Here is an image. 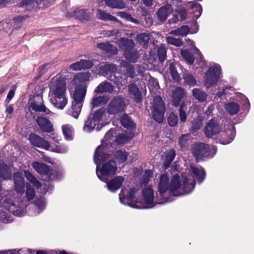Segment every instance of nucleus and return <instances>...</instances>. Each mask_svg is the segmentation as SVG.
<instances>
[{
	"label": "nucleus",
	"instance_id": "nucleus-1",
	"mask_svg": "<svg viewBox=\"0 0 254 254\" xmlns=\"http://www.w3.org/2000/svg\"><path fill=\"white\" fill-rule=\"evenodd\" d=\"M195 180L193 177L186 173L181 174H175L173 176L170 184L168 176L164 174L160 178L158 184L159 194H157L156 199L158 203H163L168 201L165 197L167 190L173 195L179 196L190 193L194 188Z\"/></svg>",
	"mask_w": 254,
	"mask_h": 254
},
{
	"label": "nucleus",
	"instance_id": "nucleus-2",
	"mask_svg": "<svg viewBox=\"0 0 254 254\" xmlns=\"http://www.w3.org/2000/svg\"><path fill=\"white\" fill-rule=\"evenodd\" d=\"M137 192L138 190L136 188L131 189L128 186L123 188L119 194L121 203L138 209L150 208L155 205L153 190L151 187L148 186L142 190V199L140 200L135 199Z\"/></svg>",
	"mask_w": 254,
	"mask_h": 254
},
{
	"label": "nucleus",
	"instance_id": "nucleus-3",
	"mask_svg": "<svg viewBox=\"0 0 254 254\" xmlns=\"http://www.w3.org/2000/svg\"><path fill=\"white\" fill-rule=\"evenodd\" d=\"M0 197V206L2 207L0 209V220L3 223H9L13 220L7 210L17 216H23L25 214V207L28 205L26 201L20 204L17 201L12 199L10 192H7Z\"/></svg>",
	"mask_w": 254,
	"mask_h": 254
},
{
	"label": "nucleus",
	"instance_id": "nucleus-4",
	"mask_svg": "<svg viewBox=\"0 0 254 254\" xmlns=\"http://www.w3.org/2000/svg\"><path fill=\"white\" fill-rule=\"evenodd\" d=\"M109 158V155L105 153L103 145L97 147L96 149L94 161L96 164V174L98 178L102 182H106L109 178L112 177L116 173L118 168L116 162L111 160L104 163L101 167L99 165Z\"/></svg>",
	"mask_w": 254,
	"mask_h": 254
},
{
	"label": "nucleus",
	"instance_id": "nucleus-5",
	"mask_svg": "<svg viewBox=\"0 0 254 254\" xmlns=\"http://www.w3.org/2000/svg\"><path fill=\"white\" fill-rule=\"evenodd\" d=\"M107 120L108 119L105 111L100 109L89 117L85 122L83 130L86 132H90L95 129L99 130L103 126L107 124L105 123Z\"/></svg>",
	"mask_w": 254,
	"mask_h": 254
},
{
	"label": "nucleus",
	"instance_id": "nucleus-6",
	"mask_svg": "<svg viewBox=\"0 0 254 254\" xmlns=\"http://www.w3.org/2000/svg\"><path fill=\"white\" fill-rule=\"evenodd\" d=\"M29 140L33 146L51 151L63 153L67 151V147L64 145H53L44 138L41 137L35 133L30 134Z\"/></svg>",
	"mask_w": 254,
	"mask_h": 254
},
{
	"label": "nucleus",
	"instance_id": "nucleus-7",
	"mask_svg": "<svg viewBox=\"0 0 254 254\" xmlns=\"http://www.w3.org/2000/svg\"><path fill=\"white\" fill-rule=\"evenodd\" d=\"M151 111L153 118L160 123L163 120L165 112L164 103L161 96H152Z\"/></svg>",
	"mask_w": 254,
	"mask_h": 254
},
{
	"label": "nucleus",
	"instance_id": "nucleus-8",
	"mask_svg": "<svg viewBox=\"0 0 254 254\" xmlns=\"http://www.w3.org/2000/svg\"><path fill=\"white\" fill-rule=\"evenodd\" d=\"M116 42L125 50L124 55L127 60L132 63L137 61L139 56L136 50L133 48L134 42L132 40L121 38Z\"/></svg>",
	"mask_w": 254,
	"mask_h": 254
},
{
	"label": "nucleus",
	"instance_id": "nucleus-9",
	"mask_svg": "<svg viewBox=\"0 0 254 254\" xmlns=\"http://www.w3.org/2000/svg\"><path fill=\"white\" fill-rule=\"evenodd\" d=\"M192 151L196 160L212 157L216 152V148L202 143L194 144Z\"/></svg>",
	"mask_w": 254,
	"mask_h": 254
},
{
	"label": "nucleus",
	"instance_id": "nucleus-10",
	"mask_svg": "<svg viewBox=\"0 0 254 254\" xmlns=\"http://www.w3.org/2000/svg\"><path fill=\"white\" fill-rule=\"evenodd\" d=\"M221 69L219 64H214L209 67L204 76V85L209 88L216 84L221 78Z\"/></svg>",
	"mask_w": 254,
	"mask_h": 254
},
{
	"label": "nucleus",
	"instance_id": "nucleus-11",
	"mask_svg": "<svg viewBox=\"0 0 254 254\" xmlns=\"http://www.w3.org/2000/svg\"><path fill=\"white\" fill-rule=\"evenodd\" d=\"M89 78L88 72L80 73L76 75L71 82L72 85H77L75 87L73 95H85L86 93V86L84 82Z\"/></svg>",
	"mask_w": 254,
	"mask_h": 254
},
{
	"label": "nucleus",
	"instance_id": "nucleus-12",
	"mask_svg": "<svg viewBox=\"0 0 254 254\" xmlns=\"http://www.w3.org/2000/svg\"><path fill=\"white\" fill-rule=\"evenodd\" d=\"M126 102L121 96H115L110 103L108 112L110 114H115L124 110Z\"/></svg>",
	"mask_w": 254,
	"mask_h": 254
},
{
	"label": "nucleus",
	"instance_id": "nucleus-13",
	"mask_svg": "<svg viewBox=\"0 0 254 254\" xmlns=\"http://www.w3.org/2000/svg\"><path fill=\"white\" fill-rule=\"evenodd\" d=\"M84 96H72L71 111L68 114L75 119L79 117L83 104Z\"/></svg>",
	"mask_w": 254,
	"mask_h": 254
},
{
	"label": "nucleus",
	"instance_id": "nucleus-14",
	"mask_svg": "<svg viewBox=\"0 0 254 254\" xmlns=\"http://www.w3.org/2000/svg\"><path fill=\"white\" fill-rule=\"evenodd\" d=\"M58 77L53 79L50 87V93L53 95H63L65 93V82L64 80H58Z\"/></svg>",
	"mask_w": 254,
	"mask_h": 254
},
{
	"label": "nucleus",
	"instance_id": "nucleus-15",
	"mask_svg": "<svg viewBox=\"0 0 254 254\" xmlns=\"http://www.w3.org/2000/svg\"><path fill=\"white\" fill-rule=\"evenodd\" d=\"M124 181L125 179L123 177L117 176L110 181L108 180L106 182V187L109 191L115 192L121 188Z\"/></svg>",
	"mask_w": 254,
	"mask_h": 254
},
{
	"label": "nucleus",
	"instance_id": "nucleus-16",
	"mask_svg": "<svg viewBox=\"0 0 254 254\" xmlns=\"http://www.w3.org/2000/svg\"><path fill=\"white\" fill-rule=\"evenodd\" d=\"M220 131L219 126L214 120H211L204 128V133L208 137H212Z\"/></svg>",
	"mask_w": 254,
	"mask_h": 254
},
{
	"label": "nucleus",
	"instance_id": "nucleus-17",
	"mask_svg": "<svg viewBox=\"0 0 254 254\" xmlns=\"http://www.w3.org/2000/svg\"><path fill=\"white\" fill-rule=\"evenodd\" d=\"M14 188L17 193L22 194L24 192L25 183L24 180L19 172L14 174Z\"/></svg>",
	"mask_w": 254,
	"mask_h": 254
},
{
	"label": "nucleus",
	"instance_id": "nucleus-18",
	"mask_svg": "<svg viewBox=\"0 0 254 254\" xmlns=\"http://www.w3.org/2000/svg\"><path fill=\"white\" fill-rule=\"evenodd\" d=\"M100 72L104 76L116 71L117 67L115 64L103 63L99 66Z\"/></svg>",
	"mask_w": 254,
	"mask_h": 254
},
{
	"label": "nucleus",
	"instance_id": "nucleus-19",
	"mask_svg": "<svg viewBox=\"0 0 254 254\" xmlns=\"http://www.w3.org/2000/svg\"><path fill=\"white\" fill-rule=\"evenodd\" d=\"M173 12V8L169 4L162 6L157 12V17L160 21H164L168 16Z\"/></svg>",
	"mask_w": 254,
	"mask_h": 254
},
{
	"label": "nucleus",
	"instance_id": "nucleus-20",
	"mask_svg": "<svg viewBox=\"0 0 254 254\" xmlns=\"http://www.w3.org/2000/svg\"><path fill=\"white\" fill-rule=\"evenodd\" d=\"M38 100V101H35L31 104V107L33 110L36 112H44L46 115H53V113L51 112L48 109H47L43 104V101L42 96H40Z\"/></svg>",
	"mask_w": 254,
	"mask_h": 254
},
{
	"label": "nucleus",
	"instance_id": "nucleus-21",
	"mask_svg": "<svg viewBox=\"0 0 254 254\" xmlns=\"http://www.w3.org/2000/svg\"><path fill=\"white\" fill-rule=\"evenodd\" d=\"M114 88L111 83L108 82L101 83L95 90L97 94H112Z\"/></svg>",
	"mask_w": 254,
	"mask_h": 254
},
{
	"label": "nucleus",
	"instance_id": "nucleus-22",
	"mask_svg": "<svg viewBox=\"0 0 254 254\" xmlns=\"http://www.w3.org/2000/svg\"><path fill=\"white\" fill-rule=\"evenodd\" d=\"M50 100L55 107L60 109H63L67 103L65 96H51Z\"/></svg>",
	"mask_w": 254,
	"mask_h": 254
},
{
	"label": "nucleus",
	"instance_id": "nucleus-23",
	"mask_svg": "<svg viewBox=\"0 0 254 254\" xmlns=\"http://www.w3.org/2000/svg\"><path fill=\"white\" fill-rule=\"evenodd\" d=\"M37 123L41 129L45 132H51L53 130V125L47 119L44 117H38Z\"/></svg>",
	"mask_w": 254,
	"mask_h": 254
},
{
	"label": "nucleus",
	"instance_id": "nucleus-24",
	"mask_svg": "<svg viewBox=\"0 0 254 254\" xmlns=\"http://www.w3.org/2000/svg\"><path fill=\"white\" fill-rule=\"evenodd\" d=\"M222 133L223 136H228L229 139L228 140L224 139L221 143L224 144H228L233 140L235 136L236 131L235 128L233 125H228L225 129V132H222Z\"/></svg>",
	"mask_w": 254,
	"mask_h": 254
},
{
	"label": "nucleus",
	"instance_id": "nucleus-25",
	"mask_svg": "<svg viewBox=\"0 0 254 254\" xmlns=\"http://www.w3.org/2000/svg\"><path fill=\"white\" fill-rule=\"evenodd\" d=\"M97 47L100 50L104 51L107 54L116 55L117 54V48L109 43H100L97 45Z\"/></svg>",
	"mask_w": 254,
	"mask_h": 254
},
{
	"label": "nucleus",
	"instance_id": "nucleus-26",
	"mask_svg": "<svg viewBox=\"0 0 254 254\" xmlns=\"http://www.w3.org/2000/svg\"><path fill=\"white\" fill-rule=\"evenodd\" d=\"M96 17L102 20H109L119 22V20L116 17L100 9L97 10Z\"/></svg>",
	"mask_w": 254,
	"mask_h": 254
},
{
	"label": "nucleus",
	"instance_id": "nucleus-27",
	"mask_svg": "<svg viewBox=\"0 0 254 254\" xmlns=\"http://www.w3.org/2000/svg\"><path fill=\"white\" fill-rule=\"evenodd\" d=\"M190 170L198 182H201L204 180L205 178V172L202 168H198L190 165Z\"/></svg>",
	"mask_w": 254,
	"mask_h": 254
},
{
	"label": "nucleus",
	"instance_id": "nucleus-28",
	"mask_svg": "<svg viewBox=\"0 0 254 254\" xmlns=\"http://www.w3.org/2000/svg\"><path fill=\"white\" fill-rule=\"evenodd\" d=\"M32 166L37 173L41 175L47 174L49 172V167L42 163L35 161L32 163Z\"/></svg>",
	"mask_w": 254,
	"mask_h": 254
},
{
	"label": "nucleus",
	"instance_id": "nucleus-29",
	"mask_svg": "<svg viewBox=\"0 0 254 254\" xmlns=\"http://www.w3.org/2000/svg\"><path fill=\"white\" fill-rule=\"evenodd\" d=\"M104 1L107 6L113 8L122 9L126 7L122 0H104Z\"/></svg>",
	"mask_w": 254,
	"mask_h": 254
},
{
	"label": "nucleus",
	"instance_id": "nucleus-30",
	"mask_svg": "<svg viewBox=\"0 0 254 254\" xmlns=\"http://www.w3.org/2000/svg\"><path fill=\"white\" fill-rule=\"evenodd\" d=\"M0 177L3 180L10 179L11 177L10 168L2 162H0Z\"/></svg>",
	"mask_w": 254,
	"mask_h": 254
},
{
	"label": "nucleus",
	"instance_id": "nucleus-31",
	"mask_svg": "<svg viewBox=\"0 0 254 254\" xmlns=\"http://www.w3.org/2000/svg\"><path fill=\"white\" fill-rule=\"evenodd\" d=\"M190 32V28L188 26L184 25L170 32V34L177 36H184Z\"/></svg>",
	"mask_w": 254,
	"mask_h": 254
},
{
	"label": "nucleus",
	"instance_id": "nucleus-32",
	"mask_svg": "<svg viewBox=\"0 0 254 254\" xmlns=\"http://www.w3.org/2000/svg\"><path fill=\"white\" fill-rule=\"evenodd\" d=\"M62 130L65 138L70 140L72 139L73 129L70 125H64L62 126Z\"/></svg>",
	"mask_w": 254,
	"mask_h": 254
},
{
	"label": "nucleus",
	"instance_id": "nucleus-33",
	"mask_svg": "<svg viewBox=\"0 0 254 254\" xmlns=\"http://www.w3.org/2000/svg\"><path fill=\"white\" fill-rule=\"evenodd\" d=\"M108 100V96H96L93 98L92 105L93 107L101 106L105 105Z\"/></svg>",
	"mask_w": 254,
	"mask_h": 254
},
{
	"label": "nucleus",
	"instance_id": "nucleus-34",
	"mask_svg": "<svg viewBox=\"0 0 254 254\" xmlns=\"http://www.w3.org/2000/svg\"><path fill=\"white\" fill-rule=\"evenodd\" d=\"M35 214L40 213L45 207L46 202L44 197H41L35 200Z\"/></svg>",
	"mask_w": 254,
	"mask_h": 254
},
{
	"label": "nucleus",
	"instance_id": "nucleus-35",
	"mask_svg": "<svg viewBox=\"0 0 254 254\" xmlns=\"http://www.w3.org/2000/svg\"><path fill=\"white\" fill-rule=\"evenodd\" d=\"M175 156V152L174 150L173 149H170V150L166 152L165 160L164 164L165 169L169 167L170 164L173 160Z\"/></svg>",
	"mask_w": 254,
	"mask_h": 254
},
{
	"label": "nucleus",
	"instance_id": "nucleus-36",
	"mask_svg": "<svg viewBox=\"0 0 254 254\" xmlns=\"http://www.w3.org/2000/svg\"><path fill=\"white\" fill-rule=\"evenodd\" d=\"M34 251L31 250H16L0 251V254H33Z\"/></svg>",
	"mask_w": 254,
	"mask_h": 254
},
{
	"label": "nucleus",
	"instance_id": "nucleus-37",
	"mask_svg": "<svg viewBox=\"0 0 254 254\" xmlns=\"http://www.w3.org/2000/svg\"><path fill=\"white\" fill-rule=\"evenodd\" d=\"M24 174L27 179L37 188L41 187V184L37 179L28 171H25Z\"/></svg>",
	"mask_w": 254,
	"mask_h": 254
},
{
	"label": "nucleus",
	"instance_id": "nucleus-38",
	"mask_svg": "<svg viewBox=\"0 0 254 254\" xmlns=\"http://www.w3.org/2000/svg\"><path fill=\"white\" fill-rule=\"evenodd\" d=\"M226 111L231 115L237 114L239 111V106L235 103H230L225 105Z\"/></svg>",
	"mask_w": 254,
	"mask_h": 254
},
{
	"label": "nucleus",
	"instance_id": "nucleus-39",
	"mask_svg": "<svg viewBox=\"0 0 254 254\" xmlns=\"http://www.w3.org/2000/svg\"><path fill=\"white\" fill-rule=\"evenodd\" d=\"M122 125L127 128H132L134 127L133 122L127 115H124L121 119Z\"/></svg>",
	"mask_w": 254,
	"mask_h": 254
},
{
	"label": "nucleus",
	"instance_id": "nucleus-40",
	"mask_svg": "<svg viewBox=\"0 0 254 254\" xmlns=\"http://www.w3.org/2000/svg\"><path fill=\"white\" fill-rule=\"evenodd\" d=\"M186 40L187 44L193 47L194 53L196 55H197L198 56L199 60L200 61V63H199L200 66H203V65L204 64L203 57H202V55L201 54L200 51L196 47H195L194 46V42L193 41H192L191 40L189 39H186Z\"/></svg>",
	"mask_w": 254,
	"mask_h": 254
},
{
	"label": "nucleus",
	"instance_id": "nucleus-41",
	"mask_svg": "<svg viewBox=\"0 0 254 254\" xmlns=\"http://www.w3.org/2000/svg\"><path fill=\"white\" fill-rule=\"evenodd\" d=\"M127 152L123 150L117 151L115 155L116 159L120 163L125 162L127 159Z\"/></svg>",
	"mask_w": 254,
	"mask_h": 254
},
{
	"label": "nucleus",
	"instance_id": "nucleus-42",
	"mask_svg": "<svg viewBox=\"0 0 254 254\" xmlns=\"http://www.w3.org/2000/svg\"><path fill=\"white\" fill-rule=\"evenodd\" d=\"M191 138L190 134H182L179 138V143L181 147H184L189 144Z\"/></svg>",
	"mask_w": 254,
	"mask_h": 254
},
{
	"label": "nucleus",
	"instance_id": "nucleus-43",
	"mask_svg": "<svg viewBox=\"0 0 254 254\" xmlns=\"http://www.w3.org/2000/svg\"><path fill=\"white\" fill-rule=\"evenodd\" d=\"M167 42L168 44L176 47H180L183 44L181 39L174 37L173 36H168L167 37Z\"/></svg>",
	"mask_w": 254,
	"mask_h": 254
},
{
	"label": "nucleus",
	"instance_id": "nucleus-44",
	"mask_svg": "<svg viewBox=\"0 0 254 254\" xmlns=\"http://www.w3.org/2000/svg\"><path fill=\"white\" fill-rule=\"evenodd\" d=\"M194 16L197 19L201 15L202 12V7L200 4L192 2L191 5Z\"/></svg>",
	"mask_w": 254,
	"mask_h": 254
},
{
	"label": "nucleus",
	"instance_id": "nucleus-45",
	"mask_svg": "<svg viewBox=\"0 0 254 254\" xmlns=\"http://www.w3.org/2000/svg\"><path fill=\"white\" fill-rule=\"evenodd\" d=\"M117 15L118 16H120V17H121L127 21H130V22L135 23V24L138 23V21L136 19L132 17L131 15L127 13L126 12L119 11L117 13Z\"/></svg>",
	"mask_w": 254,
	"mask_h": 254
},
{
	"label": "nucleus",
	"instance_id": "nucleus-46",
	"mask_svg": "<svg viewBox=\"0 0 254 254\" xmlns=\"http://www.w3.org/2000/svg\"><path fill=\"white\" fill-rule=\"evenodd\" d=\"M124 78L122 76H115L114 79H111L119 87L125 85L127 83V80L125 76Z\"/></svg>",
	"mask_w": 254,
	"mask_h": 254
},
{
	"label": "nucleus",
	"instance_id": "nucleus-47",
	"mask_svg": "<svg viewBox=\"0 0 254 254\" xmlns=\"http://www.w3.org/2000/svg\"><path fill=\"white\" fill-rule=\"evenodd\" d=\"M185 103H183L181 105L180 109V119L181 122H185L187 120V108Z\"/></svg>",
	"mask_w": 254,
	"mask_h": 254
},
{
	"label": "nucleus",
	"instance_id": "nucleus-48",
	"mask_svg": "<svg viewBox=\"0 0 254 254\" xmlns=\"http://www.w3.org/2000/svg\"><path fill=\"white\" fill-rule=\"evenodd\" d=\"M137 40L140 45L145 47L149 40V36L145 33H142L137 36Z\"/></svg>",
	"mask_w": 254,
	"mask_h": 254
},
{
	"label": "nucleus",
	"instance_id": "nucleus-49",
	"mask_svg": "<svg viewBox=\"0 0 254 254\" xmlns=\"http://www.w3.org/2000/svg\"><path fill=\"white\" fill-rule=\"evenodd\" d=\"M181 55L183 58L185 59L188 63L192 64L194 62V58L193 56L190 54L188 50H181Z\"/></svg>",
	"mask_w": 254,
	"mask_h": 254
},
{
	"label": "nucleus",
	"instance_id": "nucleus-50",
	"mask_svg": "<svg viewBox=\"0 0 254 254\" xmlns=\"http://www.w3.org/2000/svg\"><path fill=\"white\" fill-rule=\"evenodd\" d=\"M35 195V192L34 189H33L31 185L27 184L26 185V196L27 200L29 201L34 198Z\"/></svg>",
	"mask_w": 254,
	"mask_h": 254
},
{
	"label": "nucleus",
	"instance_id": "nucleus-51",
	"mask_svg": "<svg viewBox=\"0 0 254 254\" xmlns=\"http://www.w3.org/2000/svg\"><path fill=\"white\" fill-rule=\"evenodd\" d=\"M183 77L185 83L188 85L193 86L196 84V80L191 74L185 73L184 74Z\"/></svg>",
	"mask_w": 254,
	"mask_h": 254
},
{
	"label": "nucleus",
	"instance_id": "nucleus-52",
	"mask_svg": "<svg viewBox=\"0 0 254 254\" xmlns=\"http://www.w3.org/2000/svg\"><path fill=\"white\" fill-rule=\"evenodd\" d=\"M158 56L159 60L161 62H163L166 59V50L165 47L161 45L158 49L157 51Z\"/></svg>",
	"mask_w": 254,
	"mask_h": 254
},
{
	"label": "nucleus",
	"instance_id": "nucleus-53",
	"mask_svg": "<svg viewBox=\"0 0 254 254\" xmlns=\"http://www.w3.org/2000/svg\"><path fill=\"white\" fill-rule=\"evenodd\" d=\"M234 94H236V93L234 91V89L231 87H226L217 93V95H226L227 94L233 95Z\"/></svg>",
	"mask_w": 254,
	"mask_h": 254
},
{
	"label": "nucleus",
	"instance_id": "nucleus-54",
	"mask_svg": "<svg viewBox=\"0 0 254 254\" xmlns=\"http://www.w3.org/2000/svg\"><path fill=\"white\" fill-rule=\"evenodd\" d=\"M128 91L129 94L132 95H141L142 94L138 88L134 84H130L128 85Z\"/></svg>",
	"mask_w": 254,
	"mask_h": 254
},
{
	"label": "nucleus",
	"instance_id": "nucleus-55",
	"mask_svg": "<svg viewBox=\"0 0 254 254\" xmlns=\"http://www.w3.org/2000/svg\"><path fill=\"white\" fill-rule=\"evenodd\" d=\"M170 74L175 81H179L180 79V76L173 64H171L170 65Z\"/></svg>",
	"mask_w": 254,
	"mask_h": 254
},
{
	"label": "nucleus",
	"instance_id": "nucleus-56",
	"mask_svg": "<svg viewBox=\"0 0 254 254\" xmlns=\"http://www.w3.org/2000/svg\"><path fill=\"white\" fill-rule=\"evenodd\" d=\"M135 74L133 66L132 65H129L127 66L126 75H124L126 78L129 77L133 78L134 77Z\"/></svg>",
	"mask_w": 254,
	"mask_h": 254
},
{
	"label": "nucleus",
	"instance_id": "nucleus-57",
	"mask_svg": "<svg viewBox=\"0 0 254 254\" xmlns=\"http://www.w3.org/2000/svg\"><path fill=\"white\" fill-rule=\"evenodd\" d=\"M168 121L170 126L174 127L177 124L178 117L174 114L171 113L168 117Z\"/></svg>",
	"mask_w": 254,
	"mask_h": 254
},
{
	"label": "nucleus",
	"instance_id": "nucleus-58",
	"mask_svg": "<svg viewBox=\"0 0 254 254\" xmlns=\"http://www.w3.org/2000/svg\"><path fill=\"white\" fill-rule=\"evenodd\" d=\"M171 91L173 95H184L186 94L185 90L180 87H172Z\"/></svg>",
	"mask_w": 254,
	"mask_h": 254
},
{
	"label": "nucleus",
	"instance_id": "nucleus-59",
	"mask_svg": "<svg viewBox=\"0 0 254 254\" xmlns=\"http://www.w3.org/2000/svg\"><path fill=\"white\" fill-rule=\"evenodd\" d=\"M152 172L151 170H146L143 176L142 184H147L149 180V178L152 176Z\"/></svg>",
	"mask_w": 254,
	"mask_h": 254
},
{
	"label": "nucleus",
	"instance_id": "nucleus-60",
	"mask_svg": "<svg viewBox=\"0 0 254 254\" xmlns=\"http://www.w3.org/2000/svg\"><path fill=\"white\" fill-rule=\"evenodd\" d=\"M11 25L9 24L6 21H2L0 22V30H4L6 32L10 29Z\"/></svg>",
	"mask_w": 254,
	"mask_h": 254
},
{
	"label": "nucleus",
	"instance_id": "nucleus-61",
	"mask_svg": "<svg viewBox=\"0 0 254 254\" xmlns=\"http://www.w3.org/2000/svg\"><path fill=\"white\" fill-rule=\"evenodd\" d=\"M82 64L81 61L80 60L79 62L71 64L70 68L74 70H81L82 69Z\"/></svg>",
	"mask_w": 254,
	"mask_h": 254
},
{
	"label": "nucleus",
	"instance_id": "nucleus-62",
	"mask_svg": "<svg viewBox=\"0 0 254 254\" xmlns=\"http://www.w3.org/2000/svg\"><path fill=\"white\" fill-rule=\"evenodd\" d=\"M82 69L89 68L91 67L93 63L90 60H81Z\"/></svg>",
	"mask_w": 254,
	"mask_h": 254
},
{
	"label": "nucleus",
	"instance_id": "nucleus-63",
	"mask_svg": "<svg viewBox=\"0 0 254 254\" xmlns=\"http://www.w3.org/2000/svg\"><path fill=\"white\" fill-rule=\"evenodd\" d=\"M202 126L201 121L200 119H197L194 121L192 125V128L193 130L199 129Z\"/></svg>",
	"mask_w": 254,
	"mask_h": 254
},
{
	"label": "nucleus",
	"instance_id": "nucleus-64",
	"mask_svg": "<svg viewBox=\"0 0 254 254\" xmlns=\"http://www.w3.org/2000/svg\"><path fill=\"white\" fill-rule=\"evenodd\" d=\"M115 130L111 129L109 130L105 136V140L108 141L110 139H112V137H114V134H115Z\"/></svg>",
	"mask_w": 254,
	"mask_h": 254
}]
</instances>
